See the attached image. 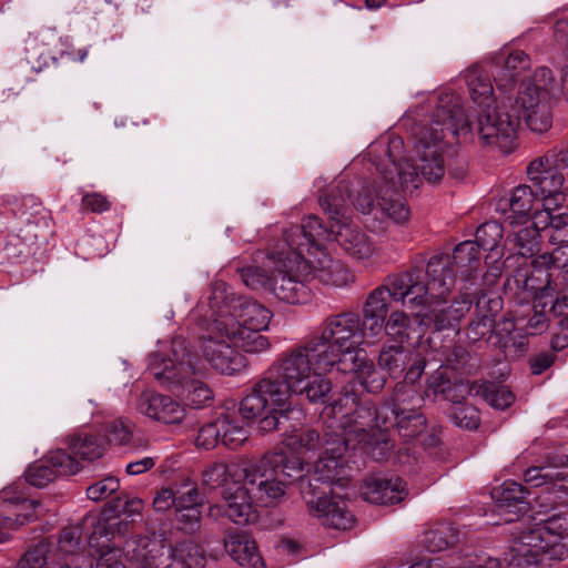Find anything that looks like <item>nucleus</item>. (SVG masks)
Masks as SVG:
<instances>
[{
	"label": "nucleus",
	"mask_w": 568,
	"mask_h": 568,
	"mask_svg": "<svg viewBox=\"0 0 568 568\" xmlns=\"http://www.w3.org/2000/svg\"><path fill=\"white\" fill-rule=\"evenodd\" d=\"M333 366L308 338L282 353L255 383L240 404L245 419H258L261 433L280 428L292 408V396H301L312 404L324 403L332 392V383L323 375Z\"/></svg>",
	"instance_id": "f257e3e1"
},
{
	"label": "nucleus",
	"mask_w": 568,
	"mask_h": 568,
	"mask_svg": "<svg viewBox=\"0 0 568 568\" xmlns=\"http://www.w3.org/2000/svg\"><path fill=\"white\" fill-rule=\"evenodd\" d=\"M434 111L429 123H418L413 129V148L419 159L422 174L436 183L446 172L445 151L456 136H474L484 145L508 151L514 146L519 128V112H511L505 103L483 109L470 123L462 106V99L454 92H444L433 100Z\"/></svg>",
	"instance_id": "f03ea898"
},
{
	"label": "nucleus",
	"mask_w": 568,
	"mask_h": 568,
	"mask_svg": "<svg viewBox=\"0 0 568 568\" xmlns=\"http://www.w3.org/2000/svg\"><path fill=\"white\" fill-rule=\"evenodd\" d=\"M417 392L404 384H396L392 405L376 409L372 402H361L353 390L345 389L342 396L325 408L326 433L323 453L317 462H338L348 449L366 443L375 432L396 427L398 435L405 439L422 434L426 427L425 416L416 408Z\"/></svg>",
	"instance_id": "7ed1b4c3"
},
{
	"label": "nucleus",
	"mask_w": 568,
	"mask_h": 568,
	"mask_svg": "<svg viewBox=\"0 0 568 568\" xmlns=\"http://www.w3.org/2000/svg\"><path fill=\"white\" fill-rule=\"evenodd\" d=\"M209 314L200 348L211 367L224 375H234L247 366L241 353L260 354L271 348L267 331L273 313L260 302L245 297H229L223 284L209 297Z\"/></svg>",
	"instance_id": "20e7f679"
},
{
	"label": "nucleus",
	"mask_w": 568,
	"mask_h": 568,
	"mask_svg": "<svg viewBox=\"0 0 568 568\" xmlns=\"http://www.w3.org/2000/svg\"><path fill=\"white\" fill-rule=\"evenodd\" d=\"M403 141L394 138L389 141V163L381 170L379 180L375 181L373 190L363 186L355 197L353 205L364 214H381L396 224L408 221L410 211L406 203L397 194V184L403 190L418 187L420 176L429 182L419 169V159L413 164L407 160L397 161L394 150L399 149Z\"/></svg>",
	"instance_id": "39448f33"
},
{
	"label": "nucleus",
	"mask_w": 568,
	"mask_h": 568,
	"mask_svg": "<svg viewBox=\"0 0 568 568\" xmlns=\"http://www.w3.org/2000/svg\"><path fill=\"white\" fill-rule=\"evenodd\" d=\"M171 351L172 357L169 358L158 352L149 356L150 373L187 406L193 408L206 406L213 399V393L202 379L205 374L204 365L187 349L182 337L172 341Z\"/></svg>",
	"instance_id": "423d86ee"
},
{
	"label": "nucleus",
	"mask_w": 568,
	"mask_h": 568,
	"mask_svg": "<svg viewBox=\"0 0 568 568\" xmlns=\"http://www.w3.org/2000/svg\"><path fill=\"white\" fill-rule=\"evenodd\" d=\"M448 264L449 260L446 257L429 258L424 273L427 280L424 281L427 293L423 304L412 311L420 325L433 326L436 331L454 327L471 307V300L467 294L455 300L449 307H440L446 304V298L455 284Z\"/></svg>",
	"instance_id": "0eeeda50"
},
{
	"label": "nucleus",
	"mask_w": 568,
	"mask_h": 568,
	"mask_svg": "<svg viewBox=\"0 0 568 568\" xmlns=\"http://www.w3.org/2000/svg\"><path fill=\"white\" fill-rule=\"evenodd\" d=\"M295 237L304 243L305 262L310 265L312 278L334 287L354 283L355 276L352 271L322 247L321 241L328 239V233L317 216L310 215L300 226H292L285 231V242L291 248L295 245Z\"/></svg>",
	"instance_id": "6e6552de"
},
{
	"label": "nucleus",
	"mask_w": 568,
	"mask_h": 568,
	"mask_svg": "<svg viewBox=\"0 0 568 568\" xmlns=\"http://www.w3.org/2000/svg\"><path fill=\"white\" fill-rule=\"evenodd\" d=\"M268 268L273 270L272 291L276 298L288 304L305 303L310 297L307 283L312 280V271L305 262L304 243L295 237L291 248L285 236L283 243L267 255Z\"/></svg>",
	"instance_id": "1a4fd4ad"
},
{
	"label": "nucleus",
	"mask_w": 568,
	"mask_h": 568,
	"mask_svg": "<svg viewBox=\"0 0 568 568\" xmlns=\"http://www.w3.org/2000/svg\"><path fill=\"white\" fill-rule=\"evenodd\" d=\"M347 190V184L339 181L337 186L320 197V205L332 220L327 229L328 239L333 236L343 251L354 260L366 261L374 255L375 246L368 235L347 216L348 209L342 195Z\"/></svg>",
	"instance_id": "9d476101"
},
{
	"label": "nucleus",
	"mask_w": 568,
	"mask_h": 568,
	"mask_svg": "<svg viewBox=\"0 0 568 568\" xmlns=\"http://www.w3.org/2000/svg\"><path fill=\"white\" fill-rule=\"evenodd\" d=\"M310 338L333 367L345 365L352 355L363 352L359 348V314L342 312L331 315Z\"/></svg>",
	"instance_id": "9b49d317"
},
{
	"label": "nucleus",
	"mask_w": 568,
	"mask_h": 568,
	"mask_svg": "<svg viewBox=\"0 0 568 568\" xmlns=\"http://www.w3.org/2000/svg\"><path fill=\"white\" fill-rule=\"evenodd\" d=\"M545 520L532 525L516 526L511 532L513 545L505 554L504 561L509 567L528 568L540 564L544 557L549 560H562L568 548L556 542L547 529Z\"/></svg>",
	"instance_id": "f8f14e48"
},
{
	"label": "nucleus",
	"mask_w": 568,
	"mask_h": 568,
	"mask_svg": "<svg viewBox=\"0 0 568 568\" xmlns=\"http://www.w3.org/2000/svg\"><path fill=\"white\" fill-rule=\"evenodd\" d=\"M427 293L424 283V272L418 267L389 274L383 284L375 287L366 297L362 313L386 317L390 302L402 303L403 306L413 311L423 304Z\"/></svg>",
	"instance_id": "ddd939ff"
},
{
	"label": "nucleus",
	"mask_w": 568,
	"mask_h": 568,
	"mask_svg": "<svg viewBox=\"0 0 568 568\" xmlns=\"http://www.w3.org/2000/svg\"><path fill=\"white\" fill-rule=\"evenodd\" d=\"M555 90V78L546 67L535 71L531 79L523 84L515 104L509 105L511 112H519L527 126L537 133L547 132L552 125L550 98Z\"/></svg>",
	"instance_id": "4468645a"
},
{
	"label": "nucleus",
	"mask_w": 568,
	"mask_h": 568,
	"mask_svg": "<svg viewBox=\"0 0 568 568\" xmlns=\"http://www.w3.org/2000/svg\"><path fill=\"white\" fill-rule=\"evenodd\" d=\"M530 185L546 200L560 193L568 179V145L550 149L526 169Z\"/></svg>",
	"instance_id": "2eb2a0df"
},
{
	"label": "nucleus",
	"mask_w": 568,
	"mask_h": 568,
	"mask_svg": "<svg viewBox=\"0 0 568 568\" xmlns=\"http://www.w3.org/2000/svg\"><path fill=\"white\" fill-rule=\"evenodd\" d=\"M174 551L171 544L155 535L128 545L125 558L131 568H170Z\"/></svg>",
	"instance_id": "dca6fc26"
},
{
	"label": "nucleus",
	"mask_w": 568,
	"mask_h": 568,
	"mask_svg": "<svg viewBox=\"0 0 568 568\" xmlns=\"http://www.w3.org/2000/svg\"><path fill=\"white\" fill-rule=\"evenodd\" d=\"M529 490L516 481H505L491 490L495 501V511L506 523L516 521L530 509Z\"/></svg>",
	"instance_id": "f3484780"
},
{
	"label": "nucleus",
	"mask_w": 568,
	"mask_h": 568,
	"mask_svg": "<svg viewBox=\"0 0 568 568\" xmlns=\"http://www.w3.org/2000/svg\"><path fill=\"white\" fill-rule=\"evenodd\" d=\"M111 448L102 436L77 437L69 444L70 453L64 449H57L51 454L48 462H78L79 459L94 462L103 457L116 458V455L110 453Z\"/></svg>",
	"instance_id": "a211bd4d"
},
{
	"label": "nucleus",
	"mask_w": 568,
	"mask_h": 568,
	"mask_svg": "<svg viewBox=\"0 0 568 568\" xmlns=\"http://www.w3.org/2000/svg\"><path fill=\"white\" fill-rule=\"evenodd\" d=\"M361 497L375 505H394L403 501L408 495L406 481L399 477H369L363 480Z\"/></svg>",
	"instance_id": "6ab92c4d"
},
{
	"label": "nucleus",
	"mask_w": 568,
	"mask_h": 568,
	"mask_svg": "<svg viewBox=\"0 0 568 568\" xmlns=\"http://www.w3.org/2000/svg\"><path fill=\"white\" fill-rule=\"evenodd\" d=\"M246 484L239 483L221 491L226 503L224 515L236 525H250L256 523L260 517Z\"/></svg>",
	"instance_id": "aec40b11"
},
{
	"label": "nucleus",
	"mask_w": 568,
	"mask_h": 568,
	"mask_svg": "<svg viewBox=\"0 0 568 568\" xmlns=\"http://www.w3.org/2000/svg\"><path fill=\"white\" fill-rule=\"evenodd\" d=\"M138 409L143 415L163 422L165 424H178L183 420L185 409L170 396L154 392H144L141 394L138 403Z\"/></svg>",
	"instance_id": "412c9836"
},
{
	"label": "nucleus",
	"mask_w": 568,
	"mask_h": 568,
	"mask_svg": "<svg viewBox=\"0 0 568 568\" xmlns=\"http://www.w3.org/2000/svg\"><path fill=\"white\" fill-rule=\"evenodd\" d=\"M203 485L211 489L231 488L239 483L255 484V474H252L243 464H211L202 473Z\"/></svg>",
	"instance_id": "4be33fe9"
},
{
	"label": "nucleus",
	"mask_w": 568,
	"mask_h": 568,
	"mask_svg": "<svg viewBox=\"0 0 568 568\" xmlns=\"http://www.w3.org/2000/svg\"><path fill=\"white\" fill-rule=\"evenodd\" d=\"M224 548L234 561L243 567H263L256 541L246 531L229 532L224 538Z\"/></svg>",
	"instance_id": "5701e85b"
},
{
	"label": "nucleus",
	"mask_w": 568,
	"mask_h": 568,
	"mask_svg": "<svg viewBox=\"0 0 568 568\" xmlns=\"http://www.w3.org/2000/svg\"><path fill=\"white\" fill-rule=\"evenodd\" d=\"M311 509L323 518V524L335 529H348L353 526L354 517L346 509L343 500H335L326 495L312 498L307 501Z\"/></svg>",
	"instance_id": "b1692460"
},
{
	"label": "nucleus",
	"mask_w": 568,
	"mask_h": 568,
	"mask_svg": "<svg viewBox=\"0 0 568 568\" xmlns=\"http://www.w3.org/2000/svg\"><path fill=\"white\" fill-rule=\"evenodd\" d=\"M318 445V435L314 430L294 433L285 437L272 453L263 457V462H272L275 457H281L280 462H290V459L301 458L303 454L315 449Z\"/></svg>",
	"instance_id": "393cba45"
},
{
	"label": "nucleus",
	"mask_w": 568,
	"mask_h": 568,
	"mask_svg": "<svg viewBox=\"0 0 568 568\" xmlns=\"http://www.w3.org/2000/svg\"><path fill=\"white\" fill-rule=\"evenodd\" d=\"M338 369L354 374L368 393H379L386 383L385 376L376 369L364 351L357 355H352V358L345 365H339Z\"/></svg>",
	"instance_id": "a878e982"
},
{
	"label": "nucleus",
	"mask_w": 568,
	"mask_h": 568,
	"mask_svg": "<svg viewBox=\"0 0 568 568\" xmlns=\"http://www.w3.org/2000/svg\"><path fill=\"white\" fill-rule=\"evenodd\" d=\"M529 57L524 51H504L495 60L494 77L499 89L514 83L517 77L528 69Z\"/></svg>",
	"instance_id": "bb28decb"
},
{
	"label": "nucleus",
	"mask_w": 568,
	"mask_h": 568,
	"mask_svg": "<svg viewBox=\"0 0 568 568\" xmlns=\"http://www.w3.org/2000/svg\"><path fill=\"white\" fill-rule=\"evenodd\" d=\"M510 225L516 229L510 231L505 241V247L509 251H516L524 257L534 256L539 252L540 234L535 224L520 226L523 221L513 220V216L507 217Z\"/></svg>",
	"instance_id": "cd10ccee"
},
{
	"label": "nucleus",
	"mask_w": 568,
	"mask_h": 568,
	"mask_svg": "<svg viewBox=\"0 0 568 568\" xmlns=\"http://www.w3.org/2000/svg\"><path fill=\"white\" fill-rule=\"evenodd\" d=\"M449 260L448 270L454 274L453 266L463 278L470 281L477 277L480 267L479 250L473 241H465L456 245L452 258L447 255H436ZM455 277V275H453Z\"/></svg>",
	"instance_id": "c85d7f7f"
},
{
	"label": "nucleus",
	"mask_w": 568,
	"mask_h": 568,
	"mask_svg": "<svg viewBox=\"0 0 568 568\" xmlns=\"http://www.w3.org/2000/svg\"><path fill=\"white\" fill-rule=\"evenodd\" d=\"M159 473L165 476L169 486L162 487L155 491L152 501V509L155 513H165L169 510L175 511V487H189L191 478L189 475L178 474L171 467H161Z\"/></svg>",
	"instance_id": "c756f323"
},
{
	"label": "nucleus",
	"mask_w": 568,
	"mask_h": 568,
	"mask_svg": "<svg viewBox=\"0 0 568 568\" xmlns=\"http://www.w3.org/2000/svg\"><path fill=\"white\" fill-rule=\"evenodd\" d=\"M546 199L539 196L538 191L530 184H520L516 186L508 200L509 209L513 213V220L526 221L532 213L538 212Z\"/></svg>",
	"instance_id": "7c9ffc66"
},
{
	"label": "nucleus",
	"mask_w": 568,
	"mask_h": 568,
	"mask_svg": "<svg viewBox=\"0 0 568 568\" xmlns=\"http://www.w3.org/2000/svg\"><path fill=\"white\" fill-rule=\"evenodd\" d=\"M81 468V464H30L24 471V478L31 486L43 488L52 483L59 474L75 475Z\"/></svg>",
	"instance_id": "2f4dec72"
},
{
	"label": "nucleus",
	"mask_w": 568,
	"mask_h": 568,
	"mask_svg": "<svg viewBox=\"0 0 568 568\" xmlns=\"http://www.w3.org/2000/svg\"><path fill=\"white\" fill-rule=\"evenodd\" d=\"M88 524L95 528V517L87 515L78 525L63 528L58 540V546L53 550V554H59L69 558L82 557L83 555H78L75 552L80 549L81 539L84 535V527Z\"/></svg>",
	"instance_id": "473e14b6"
},
{
	"label": "nucleus",
	"mask_w": 568,
	"mask_h": 568,
	"mask_svg": "<svg viewBox=\"0 0 568 568\" xmlns=\"http://www.w3.org/2000/svg\"><path fill=\"white\" fill-rule=\"evenodd\" d=\"M410 352L405 349L400 344L383 346L377 358V364L390 378H397L410 362Z\"/></svg>",
	"instance_id": "72a5a7b5"
},
{
	"label": "nucleus",
	"mask_w": 568,
	"mask_h": 568,
	"mask_svg": "<svg viewBox=\"0 0 568 568\" xmlns=\"http://www.w3.org/2000/svg\"><path fill=\"white\" fill-rule=\"evenodd\" d=\"M469 392L483 397L496 409H506L515 402V395L507 386L486 381L475 382Z\"/></svg>",
	"instance_id": "f704fd0d"
},
{
	"label": "nucleus",
	"mask_w": 568,
	"mask_h": 568,
	"mask_svg": "<svg viewBox=\"0 0 568 568\" xmlns=\"http://www.w3.org/2000/svg\"><path fill=\"white\" fill-rule=\"evenodd\" d=\"M565 465L568 466V464L532 465L524 470V480L532 487H539L550 483L568 481V473L562 469Z\"/></svg>",
	"instance_id": "c9c22d12"
},
{
	"label": "nucleus",
	"mask_w": 568,
	"mask_h": 568,
	"mask_svg": "<svg viewBox=\"0 0 568 568\" xmlns=\"http://www.w3.org/2000/svg\"><path fill=\"white\" fill-rule=\"evenodd\" d=\"M504 235V227L496 221H490L481 224L476 231V247L490 252V257L498 260L504 255L503 248L499 247V242Z\"/></svg>",
	"instance_id": "e433bc0d"
},
{
	"label": "nucleus",
	"mask_w": 568,
	"mask_h": 568,
	"mask_svg": "<svg viewBox=\"0 0 568 568\" xmlns=\"http://www.w3.org/2000/svg\"><path fill=\"white\" fill-rule=\"evenodd\" d=\"M460 532L450 525H439L425 532L423 542L430 552H437L455 546L459 542Z\"/></svg>",
	"instance_id": "4c0bfd02"
},
{
	"label": "nucleus",
	"mask_w": 568,
	"mask_h": 568,
	"mask_svg": "<svg viewBox=\"0 0 568 568\" xmlns=\"http://www.w3.org/2000/svg\"><path fill=\"white\" fill-rule=\"evenodd\" d=\"M466 82L469 88L470 97L479 106H489L494 92L489 77L478 68H471L467 71Z\"/></svg>",
	"instance_id": "58836bf2"
},
{
	"label": "nucleus",
	"mask_w": 568,
	"mask_h": 568,
	"mask_svg": "<svg viewBox=\"0 0 568 568\" xmlns=\"http://www.w3.org/2000/svg\"><path fill=\"white\" fill-rule=\"evenodd\" d=\"M554 292L555 288L550 285V283H548L539 291V293L536 294L534 305L535 311L526 325L528 334L538 335L548 328V318L544 312V308L548 305L547 297H552Z\"/></svg>",
	"instance_id": "ea45409f"
},
{
	"label": "nucleus",
	"mask_w": 568,
	"mask_h": 568,
	"mask_svg": "<svg viewBox=\"0 0 568 568\" xmlns=\"http://www.w3.org/2000/svg\"><path fill=\"white\" fill-rule=\"evenodd\" d=\"M267 257L263 266L248 265L239 268L240 276L244 285L251 290L272 291L273 270L267 266Z\"/></svg>",
	"instance_id": "a19ab883"
},
{
	"label": "nucleus",
	"mask_w": 568,
	"mask_h": 568,
	"mask_svg": "<svg viewBox=\"0 0 568 568\" xmlns=\"http://www.w3.org/2000/svg\"><path fill=\"white\" fill-rule=\"evenodd\" d=\"M221 443L232 449L240 447L248 437V432L236 417L224 415L219 417Z\"/></svg>",
	"instance_id": "79ce46f5"
},
{
	"label": "nucleus",
	"mask_w": 568,
	"mask_h": 568,
	"mask_svg": "<svg viewBox=\"0 0 568 568\" xmlns=\"http://www.w3.org/2000/svg\"><path fill=\"white\" fill-rule=\"evenodd\" d=\"M42 203L33 195L24 196L16 212L20 226L33 227L44 221ZM22 232V227L19 229Z\"/></svg>",
	"instance_id": "37998d69"
},
{
	"label": "nucleus",
	"mask_w": 568,
	"mask_h": 568,
	"mask_svg": "<svg viewBox=\"0 0 568 568\" xmlns=\"http://www.w3.org/2000/svg\"><path fill=\"white\" fill-rule=\"evenodd\" d=\"M174 557L183 568H204L206 564V557L204 549L191 541L185 540L176 545L173 548Z\"/></svg>",
	"instance_id": "c03bdc74"
},
{
	"label": "nucleus",
	"mask_w": 568,
	"mask_h": 568,
	"mask_svg": "<svg viewBox=\"0 0 568 568\" xmlns=\"http://www.w3.org/2000/svg\"><path fill=\"white\" fill-rule=\"evenodd\" d=\"M316 481L328 483L339 487H346L352 478L347 470V464H313Z\"/></svg>",
	"instance_id": "a18cd8bd"
},
{
	"label": "nucleus",
	"mask_w": 568,
	"mask_h": 568,
	"mask_svg": "<svg viewBox=\"0 0 568 568\" xmlns=\"http://www.w3.org/2000/svg\"><path fill=\"white\" fill-rule=\"evenodd\" d=\"M452 419L458 427L469 430L479 426L480 417L476 407L468 404H455L452 408Z\"/></svg>",
	"instance_id": "49530a36"
},
{
	"label": "nucleus",
	"mask_w": 568,
	"mask_h": 568,
	"mask_svg": "<svg viewBox=\"0 0 568 568\" xmlns=\"http://www.w3.org/2000/svg\"><path fill=\"white\" fill-rule=\"evenodd\" d=\"M254 485H257L258 490L264 494V496L262 495L260 498L265 501L266 506L276 505L285 495V483L276 476L275 479L268 480L263 479V475H261L260 480H257V476L255 475Z\"/></svg>",
	"instance_id": "de8ad7c7"
},
{
	"label": "nucleus",
	"mask_w": 568,
	"mask_h": 568,
	"mask_svg": "<svg viewBox=\"0 0 568 568\" xmlns=\"http://www.w3.org/2000/svg\"><path fill=\"white\" fill-rule=\"evenodd\" d=\"M313 464H275L273 471L278 479H282L285 484H291L294 480H298L303 487L305 481L308 486H312L311 479H306L303 471H310Z\"/></svg>",
	"instance_id": "09e8293b"
},
{
	"label": "nucleus",
	"mask_w": 568,
	"mask_h": 568,
	"mask_svg": "<svg viewBox=\"0 0 568 568\" xmlns=\"http://www.w3.org/2000/svg\"><path fill=\"white\" fill-rule=\"evenodd\" d=\"M174 523L178 530L193 535L201 528L202 509L189 508L174 511Z\"/></svg>",
	"instance_id": "8fccbe9b"
},
{
	"label": "nucleus",
	"mask_w": 568,
	"mask_h": 568,
	"mask_svg": "<svg viewBox=\"0 0 568 568\" xmlns=\"http://www.w3.org/2000/svg\"><path fill=\"white\" fill-rule=\"evenodd\" d=\"M410 318L404 311H393L385 320V333L394 338L408 337Z\"/></svg>",
	"instance_id": "3c124183"
},
{
	"label": "nucleus",
	"mask_w": 568,
	"mask_h": 568,
	"mask_svg": "<svg viewBox=\"0 0 568 568\" xmlns=\"http://www.w3.org/2000/svg\"><path fill=\"white\" fill-rule=\"evenodd\" d=\"M183 487H175V511L189 508L202 509L205 505V496L194 485L189 490L182 491Z\"/></svg>",
	"instance_id": "603ef678"
},
{
	"label": "nucleus",
	"mask_w": 568,
	"mask_h": 568,
	"mask_svg": "<svg viewBox=\"0 0 568 568\" xmlns=\"http://www.w3.org/2000/svg\"><path fill=\"white\" fill-rule=\"evenodd\" d=\"M108 440L106 444L114 449L115 446L125 445L132 435L130 423L123 419L111 422L106 427Z\"/></svg>",
	"instance_id": "864d4df0"
},
{
	"label": "nucleus",
	"mask_w": 568,
	"mask_h": 568,
	"mask_svg": "<svg viewBox=\"0 0 568 568\" xmlns=\"http://www.w3.org/2000/svg\"><path fill=\"white\" fill-rule=\"evenodd\" d=\"M119 488V479L114 476H106L87 488V497L90 500L99 501L116 493Z\"/></svg>",
	"instance_id": "5fc2aeb1"
},
{
	"label": "nucleus",
	"mask_w": 568,
	"mask_h": 568,
	"mask_svg": "<svg viewBox=\"0 0 568 568\" xmlns=\"http://www.w3.org/2000/svg\"><path fill=\"white\" fill-rule=\"evenodd\" d=\"M385 320L386 317L362 313V317L359 316V342L362 343L363 338L378 337L385 329Z\"/></svg>",
	"instance_id": "6e6d98bb"
},
{
	"label": "nucleus",
	"mask_w": 568,
	"mask_h": 568,
	"mask_svg": "<svg viewBox=\"0 0 568 568\" xmlns=\"http://www.w3.org/2000/svg\"><path fill=\"white\" fill-rule=\"evenodd\" d=\"M495 318L491 314H485L474 320L467 329V336L473 342L488 338L495 329Z\"/></svg>",
	"instance_id": "4d7b16f0"
},
{
	"label": "nucleus",
	"mask_w": 568,
	"mask_h": 568,
	"mask_svg": "<svg viewBox=\"0 0 568 568\" xmlns=\"http://www.w3.org/2000/svg\"><path fill=\"white\" fill-rule=\"evenodd\" d=\"M219 418L212 423L204 425L195 438L197 448L211 449L221 442V428L219 427Z\"/></svg>",
	"instance_id": "13d9d810"
},
{
	"label": "nucleus",
	"mask_w": 568,
	"mask_h": 568,
	"mask_svg": "<svg viewBox=\"0 0 568 568\" xmlns=\"http://www.w3.org/2000/svg\"><path fill=\"white\" fill-rule=\"evenodd\" d=\"M48 548L44 544H36L24 552L18 561V568H43Z\"/></svg>",
	"instance_id": "bf43d9fd"
},
{
	"label": "nucleus",
	"mask_w": 568,
	"mask_h": 568,
	"mask_svg": "<svg viewBox=\"0 0 568 568\" xmlns=\"http://www.w3.org/2000/svg\"><path fill=\"white\" fill-rule=\"evenodd\" d=\"M551 538L559 542L560 539L568 537V510L552 514L544 519Z\"/></svg>",
	"instance_id": "052dcab7"
},
{
	"label": "nucleus",
	"mask_w": 568,
	"mask_h": 568,
	"mask_svg": "<svg viewBox=\"0 0 568 568\" xmlns=\"http://www.w3.org/2000/svg\"><path fill=\"white\" fill-rule=\"evenodd\" d=\"M95 568H131L125 558V551L116 548L103 552L97 561Z\"/></svg>",
	"instance_id": "680f3d73"
},
{
	"label": "nucleus",
	"mask_w": 568,
	"mask_h": 568,
	"mask_svg": "<svg viewBox=\"0 0 568 568\" xmlns=\"http://www.w3.org/2000/svg\"><path fill=\"white\" fill-rule=\"evenodd\" d=\"M30 501H32L34 504L32 506V508L17 507L18 513L16 514V518L12 519V518L7 517L4 519L6 520L4 525L7 527L18 528V527H21V526H23L26 524L34 521L37 519L36 509L39 506H41V501L40 500H36V499H30Z\"/></svg>",
	"instance_id": "e2e57ef3"
},
{
	"label": "nucleus",
	"mask_w": 568,
	"mask_h": 568,
	"mask_svg": "<svg viewBox=\"0 0 568 568\" xmlns=\"http://www.w3.org/2000/svg\"><path fill=\"white\" fill-rule=\"evenodd\" d=\"M550 300V312L558 317H562L560 320L559 325L562 328H567V320H568V287L560 291L555 300L552 297H548Z\"/></svg>",
	"instance_id": "0e129e2a"
},
{
	"label": "nucleus",
	"mask_w": 568,
	"mask_h": 568,
	"mask_svg": "<svg viewBox=\"0 0 568 568\" xmlns=\"http://www.w3.org/2000/svg\"><path fill=\"white\" fill-rule=\"evenodd\" d=\"M82 207L93 213H103L110 210L111 202L101 193H85L82 197Z\"/></svg>",
	"instance_id": "69168bd1"
},
{
	"label": "nucleus",
	"mask_w": 568,
	"mask_h": 568,
	"mask_svg": "<svg viewBox=\"0 0 568 568\" xmlns=\"http://www.w3.org/2000/svg\"><path fill=\"white\" fill-rule=\"evenodd\" d=\"M0 500L3 504H10L17 507L32 508L34 505L30 501V498L26 497L22 491H19L16 487L9 486L0 491Z\"/></svg>",
	"instance_id": "338daca9"
},
{
	"label": "nucleus",
	"mask_w": 568,
	"mask_h": 568,
	"mask_svg": "<svg viewBox=\"0 0 568 568\" xmlns=\"http://www.w3.org/2000/svg\"><path fill=\"white\" fill-rule=\"evenodd\" d=\"M38 544H44L48 548L45 554V565L43 568H75L71 562L72 557H64L59 554H53L52 544L45 539L40 540Z\"/></svg>",
	"instance_id": "774afa93"
}]
</instances>
